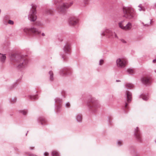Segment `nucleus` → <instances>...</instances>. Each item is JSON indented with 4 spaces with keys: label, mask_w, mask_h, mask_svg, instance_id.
Instances as JSON below:
<instances>
[{
    "label": "nucleus",
    "mask_w": 156,
    "mask_h": 156,
    "mask_svg": "<svg viewBox=\"0 0 156 156\" xmlns=\"http://www.w3.org/2000/svg\"><path fill=\"white\" fill-rule=\"evenodd\" d=\"M124 16L128 19H131L134 15V10L131 7H124L123 8Z\"/></svg>",
    "instance_id": "f257e3e1"
},
{
    "label": "nucleus",
    "mask_w": 156,
    "mask_h": 156,
    "mask_svg": "<svg viewBox=\"0 0 156 156\" xmlns=\"http://www.w3.org/2000/svg\"><path fill=\"white\" fill-rule=\"evenodd\" d=\"M102 36H106L108 38H118V37L117 34L114 32L106 29L103 31L101 34Z\"/></svg>",
    "instance_id": "f03ea898"
},
{
    "label": "nucleus",
    "mask_w": 156,
    "mask_h": 156,
    "mask_svg": "<svg viewBox=\"0 0 156 156\" xmlns=\"http://www.w3.org/2000/svg\"><path fill=\"white\" fill-rule=\"evenodd\" d=\"M118 25L119 27L125 30H130L132 27L131 23L129 22L126 23V21L125 20L120 21L118 23Z\"/></svg>",
    "instance_id": "7ed1b4c3"
},
{
    "label": "nucleus",
    "mask_w": 156,
    "mask_h": 156,
    "mask_svg": "<svg viewBox=\"0 0 156 156\" xmlns=\"http://www.w3.org/2000/svg\"><path fill=\"white\" fill-rule=\"evenodd\" d=\"M88 103L89 106L91 108V110L94 112H95L99 106L97 102L93 98H90Z\"/></svg>",
    "instance_id": "20e7f679"
},
{
    "label": "nucleus",
    "mask_w": 156,
    "mask_h": 156,
    "mask_svg": "<svg viewBox=\"0 0 156 156\" xmlns=\"http://www.w3.org/2000/svg\"><path fill=\"white\" fill-rule=\"evenodd\" d=\"M116 62L117 66L121 68L125 67L127 64L126 60L123 58H118Z\"/></svg>",
    "instance_id": "39448f33"
},
{
    "label": "nucleus",
    "mask_w": 156,
    "mask_h": 156,
    "mask_svg": "<svg viewBox=\"0 0 156 156\" xmlns=\"http://www.w3.org/2000/svg\"><path fill=\"white\" fill-rule=\"evenodd\" d=\"M36 6L35 5H33L32 7V9L31 11V14L29 15L30 20L32 21H34L37 19V16L35 15L36 14Z\"/></svg>",
    "instance_id": "423d86ee"
},
{
    "label": "nucleus",
    "mask_w": 156,
    "mask_h": 156,
    "mask_svg": "<svg viewBox=\"0 0 156 156\" xmlns=\"http://www.w3.org/2000/svg\"><path fill=\"white\" fill-rule=\"evenodd\" d=\"M24 31L26 33H30L35 34H38L40 33V32L37 29L34 27L30 28H25L24 29Z\"/></svg>",
    "instance_id": "0eeeda50"
},
{
    "label": "nucleus",
    "mask_w": 156,
    "mask_h": 156,
    "mask_svg": "<svg viewBox=\"0 0 156 156\" xmlns=\"http://www.w3.org/2000/svg\"><path fill=\"white\" fill-rule=\"evenodd\" d=\"M134 134L138 142H141L142 141V136L139 128L138 127H136L135 129Z\"/></svg>",
    "instance_id": "6e6552de"
},
{
    "label": "nucleus",
    "mask_w": 156,
    "mask_h": 156,
    "mask_svg": "<svg viewBox=\"0 0 156 156\" xmlns=\"http://www.w3.org/2000/svg\"><path fill=\"white\" fill-rule=\"evenodd\" d=\"M72 4V3H70V4H68V3L63 4L60 7L59 10L60 12H64L65 11L66 9L69 7Z\"/></svg>",
    "instance_id": "1a4fd4ad"
},
{
    "label": "nucleus",
    "mask_w": 156,
    "mask_h": 156,
    "mask_svg": "<svg viewBox=\"0 0 156 156\" xmlns=\"http://www.w3.org/2000/svg\"><path fill=\"white\" fill-rule=\"evenodd\" d=\"M27 63V61L25 58H22L20 61V63L18 66L19 68H23L24 67Z\"/></svg>",
    "instance_id": "9d476101"
},
{
    "label": "nucleus",
    "mask_w": 156,
    "mask_h": 156,
    "mask_svg": "<svg viewBox=\"0 0 156 156\" xmlns=\"http://www.w3.org/2000/svg\"><path fill=\"white\" fill-rule=\"evenodd\" d=\"M142 83L144 84H148L150 83V78L147 76H144L141 79Z\"/></svg>",
    "instance_id": "9b49d317"
},
{
    "label": "nucleus",
    "mask_w": 156,
    "mask_h": 156,
    "mask_svg": "<svg viewBox=\"0 0 156 156\" xmlns=\"http://www.w3.org/2000/svg\"><path fill=\"white\" fill-rule=\"evenodd\" d=\"M78 22V20L75 18H71L69 20V24L71 25H75Z\"/></svg>",
    "instance_id": "f8f14e48"
},
{
    "label": "nucleus",
    "mask_w": 156,
    "mask_h": 156,
    "mask_svg": "<svg viewBox=\"0 0 156 156\" xmlns=\"http://www.w3.org/2000/svg\"><path fill=\"white\" fill-rule=\"evenodd\" d=\"M76 119L78 122H81L83 119L82 115L79 113L76 114Z\"/></svg>",
    "instance_id": "ddd939ff"
},
{
    "label": "nucleus",
    "mask_w": 156,
    "mask_h": 156,
    "mask_svg": "<svg viewBox=\"0 0 156 156\" xmlns=\"http://www.w3.org/2000/svg\"><path fill=\"white\" fill-rule=\"evenodd\" d=\"M55 101L56 105L57 106L61 105L62 103V100L60 98H56L55 99Z\"/></svg>",
    "instance_id": "4468645a"
},
{
    "label": "nucleus",
    "mask_w": 156,
    "mask_h": 156,
    "mask_svg": "<svg viewBox=\"0 0 156 156\" xmlns=\"http://www.w3.org/2000/svg\"><path fill=\"white\" fill-rule=\"evenodd\" d=\"M70 47L68 44L66 45L64 47V50L66 52H68L69 51Z\"/></svg>",
    "instance_id": "2eb2a0df"
},
{
    "label": "nucleus",
    "mask_w": 156,
    "mask_h": 156,
    "mask_svg": "<svg viewBox=\"0 0 156 156\" xmlns=\"http://www.w3.org/2000/svg\"><path fill=\"white\" fill-rule=\"evenodd\" d=\"M19 112L23 115H26L28 112V111L27 110H22L19 111Z\"/></svg>",
    "instance_id": "dca6fc26"
},
{
    "label": "nucleus",
    "mask_w": 156,
    "mask_h": 156,
    "mask_svg": "<svg viewBox=\"0 0 156 156\" xmlns=\"http://www.w3.org/2000/svg\"><path fill=\"white\" fill-rule=\"evenodd\" d=\"M138 10L140 11H145V8L142 6L141 5H140L138 6Z\"/></svg>",
    "instance_id": "f3484780"
},
{
    "label": "nucleus",
    "mask_w": 156,
    "mask_h": 156,
    "mask_svg": "<svg viewBox=\"0 0 156 156\" xmlns=\"http://www.w3.org/2000/svg\"><path fill=\"white\" fill-rule=\"evenodd\" d=\"M51 154L52 156H59L58 153L56 151H53L52 152Z\"/></svg>",
    "instance_id": "a211bd4d"
},
{
    "label": "nucleus",
    "mask_w": 156,
    "mask_h": 156,
    "mask_svg": "<svg viewBox=\"0 0 156 156\" xmlns=\"http://www.w3.org/2000/svg\"><path fill=\"white\" fill-rule=\"evenodd\" d=\"M1 56L0 57L1 61L2 62H4L6 59V57L5 55L1 54Z\"/></svg>",
    "instance_id": "6ab92c4d"
},
{
    "label": "nucleus",
    "mask_w": 156,
    "mask_h": 156,
    "mask_svg": "<svg viewBox=\"0 0 156 156\" xmlns=\"http://www.w3.org/2000/svg\"><path fill=\"white\" fill-rule=\"evenodd\" d=\"M126 86L129 89H132L133 87V85L131 83H127L126 84Z\"/></svg>",
    "instance_id": "aec40b11"
},
{
    "label": "nucleus",
    "mask_w": 156,
    "mask_h": 156,
    "mask_svg": "<svg viewBox=\"0 0 156 156\" xmlns=\"http://www.w3.org/2000/svg\"><path fill=\"white\" fill-rule=\"evenodd\" d=\"M11 103H14L16 101V98H10L9 100Z\"/></svg>",
    "instance_id": "412c9836"
},
{
    "label": "nucleus",
    "mask_w": 156,
    "mask_h": 156,
    "mask_svg": "<svg viewBox=\"0 0 156 156\" xmlns=\"http://www.w3.org/2000/svg\"><path fill=\"white\" fill-rule=\"evenodd\" d=\"M39 120L41 122V124L42 125L43 124V122H45V120L44 118L42 117H40L39 118Z\"/></svg>",
    "instance_id": "4be33fe9"
},
{
    "label": "nucleus",
    "mask_w": 156,
    "mask_h": 156,
    "mask_svg": "<svg viewBox=\"0 0 156 156\" xmlns=\"http://www.w3.org/2000/svg\"><path fill=\"white\" fill-rule=\"evenodd\" d=\"M127 72L130 74H133L134 73V70L133 69H129L127 70Z\"/></svg>",
    "instance_id": "5701e85b"
},
{
    "label": "nucleus",
    "mask_w": 156,
    "mask_h": 156,
    "mask_svg": "<svg viewBox=\"0 0 156 156\" xmlns=\"http://www.w3.org/2000/svg\"><path fill=\"white\" fill-rule=\"evenodd\" d=\"M126 94L127 96V98H131L132 96L131 93L129 91H126Z\"/></svg>",
    "instance_id": "b1692460"
},
{
    "label": "nucleus",
    "mask_w": 156,
    "mask_h": 156,
    "mask_svg": "<svg viewBox=\"0 0 156 156\" xmlns=\"http://www.w3.org/2000/svg\"><path fill=\"white\" fill-rule=\"evenodd\" d=\"M49 73L50 75V80H53V73L52 71H50L49 72Z\"/></svg>",
    "instance_id": "393cba45"
},
{
    "label": "nucleus",
    "mask_w": 156,
    "mask_h": 156,
    "mask_svg": "<svg viewBox=\"0 0 156 156\" xmlns=\"http://www.w3.org/2000/svg\"><path fill=\"white\" fill-rule=\"evenodd\" d=\"M70 104L69 102H67L65 104V106L66 108H69L70 107Z\"/></svg>",
    "instance_id": "a878e982"
},
{
    "label": "nucleus",
    "mask_w": 156,
    "mask_h": 156,
    "mask_svg": "<svg viewBox=\"0 0 156 156\" xmlns=\"http://www.w3.org/2000/svg\"><path fill=\"white\" fill-rule=\"evenodd\" d=\"M122 141L121 140H118L117 142V144L119 146H121L122 145Z\"/></svg>",
    "instance_id": "bb28decb"
},
{
    "label": "nucleus",
    "mask_w": 156,
    "mask_h": 156,
    "mask_svg": "<svg viewBox=\"0 0 156 156\" xmlns=\"http://www.w3.org/2000/svg\"><path fill=\"white\" fill-rule=\"evenodd\" d=\"M133 155H135L136 153L134 149H133L130 152Z\"/></svg>",
    "instance_id": "cd10ccee"
},
{
    "label": "nucleus",
    "mask_w": 156,
    "mask_h": 156,
    "mask_svg": "<svg viewBox=\"0 0 156 156\" xmlns=\"http://www.w3.org/2000/svg\"><path fill=\"white\" fill-rule=\"evenodd\" d=\"M132 98H126V101H127L128 103L130 102L132 100Z\"/></svg>",
    "instance_id": "c85d7f7f"
},
{
    "label": "nucleus",
    "mask_w": 156,
    "mask_h": 156,
    "mask_svg": "<svg viewBox=\"0 0 156 156\" xmlns=\"http://www.w3.org/2000/svg\"><path fill=\"white\" fill-rule=\"evenodd\" d=\"M8 23L9 24L12 25L14 23V22L13 21L11 20H9L8 21Z\"/></svg>",
    "instance_id": "c756f323"
},
{
    "label": "nucleus",
    "mask_w": 156,
    "mask_h": 156,
    "mask_svg": "<svg viewBox=\"0 0 156 156\" xmlns=\"http://www.w3.org/2000/svg\"><path fill=\"white\" fill-rule=\"evenodd\" d=\"M104 62V61L103 60L101 59L100 60L99 62V65H102Z\"/></svg>",
    "instance_id": "7c9ffc66"
},
{
    "label": "nucleus",
    "mask_w": 156,
    "mask_h": 156,
    "mask_svg": "<svg viewBox=\"0 0 156 156\" xmlns=\"http://www.w3.org/2000/svg\"><path fill=\"white\" fill-rule=\"evenodd\" d=\"M120 40H121V41L122 43H126V41L125 40H124V39H121Z\"/></svg>",
    "instance_id": "2f4dec72"
},
{
    "label": "nucleus",
    "mask_w": 156,
    "mask_h": 156,
    "mask_svg": "<svg viewBox=\"0 0 156 156\" xmlns=\"http://www.w3.org/2000/svg\"><path fill=\"white\" fill-rule=\"evenodd\" d=\"M108 119H109V121H108V122H109V123L111 124H111V120H112V118L111 117H108Z\"/></svg>",
    "instance_id": "473e14b6"
},
{
    "label": "nucleus",
    "mask_w": 156,
    "mask_h": 156,
    "mask_svg": "<svg viewBox=\"0 0 156 156\" xmlns=\"http://www.w3.org/2000/svg\"><path fill=\"white\" fill-rule=\"evenodd\" d=\"M48 153L47 152H45L44 153V156H48Z\"/></svg>",
    "instance_id": "72a5a7b5"
},
{
    "label": "nucleus",
    "mask_w": 156,
    "mask_h": 156,
    "mask_svg": "<svg viewBox=\"0 0 156 156\" xmlns=\"http://www.w3.org/2000/svg\"><path fill=\"white\" fill-rule=\"evenodd\" d=\"M148 96H146L144 94H143L141 95V97H142L143 98H146L147 97H148Z\"/></svg>",
    "instance_id": "f704fd0d"
},
{
    "label": "nucleus",
    "mask_w": 156,
    "mask_h": 156,
    "mask_svg": "<svg viewBox=\"0 0 156 156\" xmlns=\"http://www.w3.org/2000/svg\"><path fill=\"white\" fill-rule=\"evenodd\" d=\"M142 100L145 101H147L148 100V98H142Z\"/></svg>",
    "instance_id": "c9c22d12"
},
{
    "label": "nucleus",
    "mask_w": 156,
    "mask_h": 156,
    "mask_svg": "<svg viewBox=\"0 0 156 156\" xmlns=\"http://www.w3.org/2000/svg\"><path fill=\"white\" fill-rule=\"evenodd\" d=\"M127 105H128V104L127 103V102H125V108H127Z\"/></svg>",
    "instance_id": "e433bc0d"
},
{
    "label": "nucleus",
    "mask_w": 156,
    "mask_h": 156,
    "mask_svg": "<svg viewBox=\"0 0 156 156\" xmlns=\"http://www.w3.org/2000/svg\"><path fill=\"white\" fill-rule=\"evenodd\" d=\"M34 148V147H30V149L31 150H33Z\"/></svg>",
    "instance_id": "4c0bfd02"
},
{
    "label": "nucleus",
    "mask_w": 156,
    "mask_h": 156,
    "mask_svg": "<svg viewBox=\"0 0 156 156\" xmlns=\"http://www.w3.org/2000/svg\"><path fill=\"white\" fill-rule=\"evenodd\" d=\"M153 62L154 63H155L156 62V59H154L153 60Z\"/></svg>",
    "instance_id": "58836bf2"
},
{
    "label": "nucleus",
    "mask_w": 156,
    "mask_h": 156,
    "mask_svg": "<svg viewBox=\"0 0 156 156\" xmlns=\"http://www.w3.org/2000/svg\"><path fill=\"white\" fill-rule=\"evenodd\" d=\"M42 36H45V34H44V33H42Z\"/></svg>",
    "instance_id": "ea45409f"
},
{
    "label": "nucleus",
    "mask_w": 156,
    "mask_h": 156,
    "mask_svg": "<svg viewBox=\"0 0 156 156\" xmlns=\"http://www.w3.org/2000/svg\"><path fill=\"white\" fill-rule=\"evenodd\" d=\"M62 58H63L64 59H65V58H64V56H63V55L62 56Z\"/></svg>",
    "instance_id": "a19ab883"
},
{
    "label": "nucleus",
    "mask_w": 156,
    "mask_h": 156,
    "mask_svg": "<svg viewBox=\"0 0 156 156\" xmlns=\"http://www.w3.org/2000/svg\"><path fill=\"white\" fill-rule=\"evenodd\" d=\"M155 143H156V139L155 140Z\"/></svg>",
    "instance_id": "79ce46f5"
},
{
    "label": "nucleus",
    "mask_w": 156,
    "mask_h": 156,
    "mask_svg": "<svg viewBox=\"0 0 156 156\" xmlns=\"http://www.w3.org/2000/svg\"><path fill=\"white\" fill-rule=\"evenodd\" d=\"M50 14H51V12H50Z\"/></svg>",
    "instance_id": "37998d69"
},
{
    "label": "nucleus",
    "mask_w": 156,
    "mask_h": 156,
    "mask_svg": "<svg viewBox=\"0 0 156 156\" xmlns=\"http://www.w3.org/2000/svg\"><path fill=\"white\" fill-rule=\"evenodd\" d=\"M136 156H138V154L136 155Z\"/></svg>",
    "instance_id": "c03bdc74"
},
{
    "label": "nucleus",
    "mask_w": 156,
    "mask_h": 156,
    "mask_svg": "<svg viewBox=\"0 0 156 156\" xmlns=\"http://www.w3.org/2000/svg\"><path fill=\"white\" fill-rule=\"evenodd\" d=\"M27 133H26V135H27Z\"/></svg>",
    "instance_id": "a18cd8bd"
},
{
    "label": "nucleus",
    "mask_w": 156,
    "mask_h": 156,
    "mask_svg": "<svg viewBox=\"0 0 156 156\" xmlns=\"http://www.w3.org/2000/svg\"><path fill=\"white\" fill-rule=\"evenodd\" d=\"M49 11H51V12L52 11H51V10H50Z\"/></svg>",
    "instance_id": "49530a36"
}]
</instances>
